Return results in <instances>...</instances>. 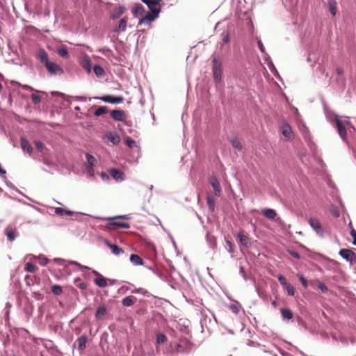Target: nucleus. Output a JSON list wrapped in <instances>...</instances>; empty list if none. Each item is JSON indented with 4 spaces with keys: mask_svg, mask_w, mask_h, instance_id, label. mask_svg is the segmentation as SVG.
Listing matches in <instances>:
<instances>
[{
    "mask_svg": "<svg viewBox=\"0 0 356 356\" xmlns=\"http://www.w3.org/2000/svg\"><path fill=\"white\" fill-rule=\"evenodd\" d=\"M37 58L51 74L56 75L63 73V68L58 64L49 60L47 53L44 49L38 51Z\"/></svg>",
    "mask_w": 356,
    "mask_h": 356,
    "instance_id": "obj_1",
    "label": "nucleus"
},
{
    "mask_svg": "<svg viewBox=\"0 0 356 356\" xmlns=\"http://www.w3.org/2000/svg\"><path fill=\"white\" fill-rule=\"evenodd\" d=\"M172 348H175L174 350L170 352V354L174 353H186L190 352L191 346L187 341H182L180 343L170 344Z\"/></svg>",
    "mask_w": 356,
    "mask_h": 356,
    "instance_id": "obj_2",
    "label": "nucleus"
},
{
    "mask_svg": "<svg viewBox=\"0 0 356 356\" xmlns=\"http://www.w3.org/2000/svg\"><path fill=\"white\" fill-rule=\"evenodd\" d=\"M213 63V78L216 81L220 80L222 74L221 61L218 57L213 56L212 59Z\"/></svg>",
    "mask_w": 356,
    "mask_h": 356,
    "instance_id": "obj_3",
    "label": "nucleus"
},
{
    "mask_svg": "<svg viewBox=\"0 0 356 356\" xmlns=\"http://www.w3.org/2000/svg\"><path fill=\"white\" fill-rule=\"evenodd\" d=\"M161 9H154L147 13L145 16L140 19L139 24L145 23L147 22L154 21L159 15Z\"/></svg>",
    "mask_w": 356,
    "mask_h": 356,
    "instance_id": "obj_4",
    "label": "nucleus"
},
{
    "mask_svg": "<svg viewBox=\"0 0 356 356\" xmlns=\"http://www.w3.org/2000/svg\"><path fill=\"white\" fill-rule=\"evenodd\" d=\"M111 117L116 121L125 122L127 115L123 110H113L110 112Z\"/></svg>",
    "mask_w": 356,
    "mask_h": 356,
    "instance_id": "obj_5",
    "label": "nucleus"
},
{
    "mask_svg": "<svg viewBox=\"0 0 356 356\" xmlns=\"http://www.w3.org/2000/svg\"><path fill=\"white\" fill-rule=\"evenodd\" d=\"M308 222L318 235L323 236L324 230L318 220L312 218L309 219Z\"/></svg>",
    "mask_w": 356,
    "mask_h": 356,
    "instance_id": "obj_6",
    "label": "nucleus"
},
{
    "mask_svg": "<svg viewBox=\"0 0 356 356\" xmlns=\"http://www.w3.org/2000/svg\"><path fill=\"white\" fill-rule=\"evenodd\" d=\"M339 254L346 261L353 263L356 261V254L349 249H341Z\"/></svg>",
    "mask_w": 356,
    "mask_h": 356,
    "instance_id": "obj_7",
    "label": "nucleus"
},
{
    "mask_svg": "<svg viewBox=\"0 0 356 356\" xmlns=\"http://www.w3.org/2000/svg\"><path fill=\"white\" fill-rule=\"evenodd\" d=\"M96 99H99L102 101L111 104H119L122 103L124 101V97L122 96L120 97H113L110 95H104L101 97H95Z\"/></svg>",
    "mask_w": 356,
    "mask_h": 356,
    "instance_id": "obj_8",
    "label": "nucleus"
},
{
    "mask_svg": "<svg viewBox=\"0 0 356 356\" xmlns=\"http://www.w3.org/2000/svg\"><path fill=\"white\" fill-rule=\"evenodd\" d=\"M92 273L96 276L94 282L97 286L101 288L107 286V279L96 270H93Z\"/></svg>",
    "mask_w": 356,
    "mask_h": 356,
    "instance_id": "obj_9",
    "label": "nucleus"
},
{
    "mask_svg": "<svg viewBox=\"0 0 356 356\" xmlns=\"http://www.w3.org/2000/svg\"><path fill=\"white\" fill-rule=\"evenodd\" d=\"M17 234V229L13 225H10L5 229V234L10 241H13L16 238Z\"/></svg>",
    "mask_w": 356,
    "mask_h": 356,
    "instance_id": "obj_10",
    "label": "nucleus"
},
{
    "mask_svg": "<svg viewBox=\"0 0 356 356\" xmlns=\"http://www.w3.org/2000/svg\"><path fill=\"white\" fill-rule=\"evenodd\" d=\"M86 168L88 172L90 174V175L93 176L94 175V170L93 166L95 165V163L96 162V159L90 154H86Z\"/></svg>",
    "mask_w": 356,
    "mask_h": 356,
    "instance_id": "obj_11",
    "label": "nucleus"
},
{
    "mask_svg": "<svg viewBox=\"0 0 356 356\" xmlns=\"http://www.w3.org/2000/svg\"><path fill=\"white\" fill-rule=\"evenodd\" d=\"M126 10V8L123 6L118 5L111 13V18L112 19H115L122 16Z\"/></svg>",
    "mask_w": 356,
    "mask_h": 356,
    "instance_id": "obj_12",
    "label": "nucleus"
},
{
    "mask_svg": "<svg viewBox=\"0 0 356 356\" xmlns=\"http://www.w3.org/2000/svg\"><path fill=\"white\" fill-rule=\"evenodd\" d=\"M128 17H124L122 18L119 22V25L114 28L113 31L116 33L124 32L127 29Z\"/></svg>",
    "mask_w": 356,
    "mask_h": 356,
    "instance_id": "obj_13",
    "label": "nucleus"
},
{
    "mask_svg": "<svg viewBox=\"0 0 356 356\" xmlns=\"http://www.w3.org/2000/svg\"><path fill=\"white\" fill-rule=\"evenodd\" d=\"M81 65L82 67L87 71L88 73H90L91 72V60L90 57L87 55H85L81 61Z\"/></svg>",
    "mask_w": 356,
    "mask_h": 356,
    "instance_id": "obj_14",
    "label": "nucleus"
},
{
    "mask_svg": "<svg viewBox=\"0 0 356 356\" xmlns=\"http://www.w3.org/2000/svg\"><path fill=\"white\" fill-rule=\"evenodd\" d=\"M105 138L112 143L113 145H118L120 142V138L117 133L115 132H108L105 136Z\"/></svg>",
    "mask_w": 356,
    "mask_h": 356,
    "instance_id": "obj_15",
    "label": "nucleus"
},
{
    "mask_svg": "<svg viewBox=\"0 0 356 356\" xmlns=\"http://www.w3.org/2000/svg\"><path fill=\"white\" fill-rule=\"evenodd\" d=\"M145 3L150 10L160 9V3L162 0H141Z\"/></svg>",
    "mask_w": 356,
    "mask_h": 356,
    "instance_id": "obj_16",
    "label": "nucleus"
},
{
    "mask_svg": "<svg viewBox=\"0 0 356 356\" xmlns=\"http://www.w3.org/2000/svg\"><path fill=\"white\" fill-rule=\"evenodd\" d=\"M282 134L287 138H291L292 136V129L291 126L286 123L283 122L281 126Z\"/></svg>",
    "mask_w": 356,
    "mask_h": 356,
    "instance_id": "obj_17",
    "label": "nucleus"
},
{
    "mask_svg": "<svg viewBox=\"0 0 356 356\" xmlns=\"http://www.w3.org/2000/svg\"><path fill=\"white\" fill-rule=\"evenodd\" d=\"M210 183L213 187L215 195L216 196H220V193H221V188H220V183H219L218 180L217 179V178H216V177L211 178Z\"/></svg>",
    "mask_w": 356,
    "mask_h": 356,
    "instance_id": "obj_18",
    "label": "nucleus"
},
{
    "mask_svg": "<svg viewBox=\"0 0 356 356\" xmlns=\"http://www.w3.org/2000/svg\"><path fill=\"white\" fill-rule=\"evenodd\" d=\"M21 147L24 152H27L31 154L33 152V147L31 145L30 143L24 138H21Z\"/></svg>",
    "mask_w": 356,
    "mask_h": 356,
    "instance_id": "obj_19",
    "label": "nucleus"
},
{
    "mask_svg": "<svg viewBox=\"0 0 356 356\" xmlns=\"http://www.w3.org/2000/svg\"><path fill=\"white\" fill-rule=\"evenodd\" d=\"M108 226L111 229H116L118 228L128 229L130 227V225L128 223L114 221L108 222Z\"/></svg>",
    "mask_w": 356,
    "mask_h": 356,
    "instance_id": "obj_20",
    "label": "nucleus"
},
{
    "mask_svg": "<svg viewBox=\"0 0 356 356\" xmlns=\"http://www.w3.org/2000/svg\"><path fill=\"white\" fill-rule=\"evenodd\" d=\"M105 243L111 249V252L115 255H119L120 254L124 252V250L116 244H113L108 241H106Z\"/></svg>",
    "mask_w": 356,
    "mask_h": 356,
    "instance_id": "obj_21",
    "label": "nucleus"
},
{
    "mask_svg": "<svg viewBox=\"0 0 356 356\" xmlns=\"http://www.w3.org/2000/svg\"><path fill=\"white\" fill-rule=\"evenodd\" d=\"M261 214L266 218L273 220L277 216V213L274 209H264L261 210Z\"/></svg>",
    "mask_w": 356,
    "mask_h": 356,
    "instance_id": "obj_22",
    "label": "nucleus"
},
{
    "mask_svg": "<svg viewBox=\"0 0 356 356\" xmlns=\"http://www.w3.org/2000/svg\"><path fill=\"white\" fill-rule=\"evenodd\" d=\"M110 175L116 180H122L124 179V174L121 170L115 168H111L109 170Z\"/></svg>",
    "mask_w": 356,
    "mask_h": 356,
    "instance_id": "obj_23",
    "label": "nucleus"
},
{
    "mask_svg": "<svg viewBox=\"0 0 356 356\" xmlns=\"http://www.w3.org/2000/svg\"><path fill=\"white\" fill-rule=\"evenodd\" d=\"M133 13L136 17H143L145 13V9L140 4H137L133 10Z\"/></svg>",
    "mask_w": 356,
    "mask_h": 356,
    "instance_id": "obj_24",
    "label": "nucleus"
},
{
    "mask_svg": "<svg viewBox=\"0 0 356 356\" xmlns=\"http://www.w3.org/2000/svg\"><path fill=\"white\" fill-rule=\"evenodd\" d=\"M130 261L132 264H134L136 266L144 265V261L143 259L138 254H132L130 257Z\"/></svg>",
    "mask_w": 356,
    "mask_h": 356,
    "instance_id": "obj_25",
    "label": "nucleus"
},
{
    "mask_svg": "<svg viewBox=\"0 0 356 356\" xmlns=\"http://www.w3.org/2000/svg\"><path fill=\"white\" fill-rule=\"evenodd\" d=\"M328 8L332 16L336 15L337 11V3L335 0H328Z\"/></svg>",
    "mask_w": 356,
    "mask_h": 356,
    "instance_id": "obj_26",
    "label": "nucleus"
},
{
    "mask_svg": "<svg viewBox=\"0 0 356 356\" xmlns=\"http://www.w3.org/2000/svg\"><path fill=\"white\" fill-rule=\"evenodd\" d=\"M338 132L340 136L344 139L346 137V130L339 120H337Z\"/></svg>",
    "mask_w": 356,
    "mask_h": 356,
    "instance_id": "obj_27",
    "label": "nucleus"
},
{
    "mask_svg": "<svg viewBox=\"0 0 356 356\" xmlns=\"http://www.w3.org/2000/svg\"><path fill=\"white\" fill-rule=\"evenodd\" d=\"M137 300L136 298L132 296H127L124 298L122 302V305L125 307H130Z\"/></svg>",
    "mask_w": 356,
    "mask_h": 356,
    "instance_id": "obj_28",
    "label": "nucleus"
},
{
    "mask_svg": "<svg viewBox=\"0 0 356 356\" xmlns=\"http://www.w3.org/2000/svg\"><path fill=\"white\" fill-rule=\"evenodd\" d=\"M55 213L60 216H72L73 212L71 211L65 210L61 207H57L55 209Z\"/></svg>",
    "mask_w": 356,
    "mask_h": 356,
    "instance_id": "obj_29",
    "label": "nucleus"
},
{
    "mask_svg": "<svg viewBox=\"0 0 356 356\" xmlns=\"http://www.w3.org/2000/svg\"><path fill=\"white\" fill-rule=\"evenodd\" d=\"M207 206H208L209 210L211 212H213L215 210V200L210 195H208L207 197Z\"/></svg>",
    "mask_w": 356,
    "mask_h": 356,
    "instance_id": "obj_30",
    "label": "nucleus"
},
{
    "mask_svg": "<svg viewBox=\"0 0 356 356\" xmlns=\"http://www.w3.org/2000/svg\"><path fill=\"white\" fill-rule=\"evenodd\" d=\"M87 338L85 336H81L77 339L79 350H82L86 348Z\"/></svg>",
    "mask_w": 356,
    "mask_h": 356,
    "instance_id": "obj_31",
    "label": "nucleus"
},
{
    "mask_svg": "<svg viewBox=\"0 0 356 356\" xmlns=\"http://www.w3.org/2000/svg\"><path fill=\"white\" fill-rule=\"evenodd\" d=\"M106 308L104 306L100 307L97 309L95 317L97 319H102V316L106 315Z\"/></svg>",
    "mask_w": 356,
    "mask_h": 356,
    "instance_id": "obj_32",
    "label": "nucleus"
},
{
    "mask_svg": "<svg viewBox=\"0 0 356 356\" xmlns=\"http://www.w3.org/2000/svg\"><path fill=\"white\" fill-rule=\"evenodd\" d=\"M108 112V109L106 106H99L94 113V115L99 117Z\"/></svg>",
    "mask_w": 356,
    "mask_h": 356,
    "instance_id": "obj_33",
    "label": "nucleus"
},
{
    "mask_svg": "<svg viewBox=\"0 0 356 356\" xmlns=\"http://www.w3.org/2000/svg\"><path fill=\"white\" fill-rule=\"evenodd\" d=\"M281 313L284 319L290 320L293 317V314L289 309H282Z\"/></svg>",
    "mask_w": 356,
    "mask_h": 356,
    "instance_id": "obj_34",
    "label": "nucleus"
},
{
    "mask_svg": "<svg viewBox=\"0 0 356 356\" xmlns=\"http://www.w3.org/2000/svg\"><path fill=\"white\" fill-rule=\"evenodd\" d=\"M167 341V337L163 334L159 333L156 335V342L157 344H163Z\"/></svg>",
    "mask_w": 356,
    "mask_h": 356,
    "instance_id": "obj_35",
    "label": "nucleus"
},
{
    "mask_svg": "<svg viewBox=\"0 0 356 356\" xmlns=\"http://www.w3.org/2000/svg\"><path fill=\"white\" fill-rule=\"evenodd\" d=\"M57 52H58V55L63 58H67L69 57V52L65 47L59 48L57 50Z\"/></svg>",
    "mask_w": 356,
    "mask_h": 356,
    "instance_id": "obj_36",
    "label": "nucleus"
},
{
    "mask_svg": "<svg viewBox=\"0 0 356 356\" xmlns=\"http://www.w3.org/2000/svg\"><path fill=\"white\" fill-rule=\"evenodd\" d=\"M93 70H94L95 74L97 76H102L104 74V70L100 65H95L93 67Z\"/></svg>",
    "mask_w": 356,
    "mask_h": 356,
    "instance_id": "obj_37",
    "label": "nucleus"
},
{
    "mask_svg": "<svg viewBox=\"0 0 356 356\" xmlns=\"http://www.w3.org/2000/svg\"><path fill=\"white\" fill-rule=\"evenodd\" d=\"M38 269L37 266L32 263H27L25 266V270L30 273H34Z\"/></svg>",
    "mask_w": 356,
    "mask_h": 356,
    "instance_id": "obj_38",
    "label": "nucleus"
},
{
    "mask_svg": "<svg viewBox=\"0 0 356 356\" xmlns=\"http://www.w3.org/2000/svg\"><path fill=\"white\" fill-rule=\"evenodd\" d=\"M125 144L130 148H133L135 146H136V143L134 140H133L130 137H127L126 139H125Z\"/></svg>",
    "mask_w": 356,
    "mask_h": 356,
    "instance_id": "obj_39",
    "label": "nucleus"
},
{
    "mask_svg": "<svg viewBox=\"0 0 356 356\" xmlns=\"http://www.w3.org/2000/svg\"><path fill=\"white\" fill-rule=\"evenodd\" d=\"M35 278L33 276L27 275L25 277V281L27 286H31L33 284V282L35 281Z\"/></svg>",
    "mask_w": 356,
    "mask_h": 356,
    "instance_id": "obj_40",
    "label": "nucleus"
},
{
    "mask_svg": "<svg viewBox=\"0 0 356 356\" xmlns=\"http://www.w3.org/2000/svg\"><path fill=\"white\" fill-rule=\"evenodd\" d=\"M38 261H39V264L41 266H45L49 262V259L47 257H44V256H40L38 257Z\"/></svg>",
    "mask_w": 356,
    "mask_h": 356,
    "instance_id": "obj_41",
    "label": "nucleus"
},
{
    "mask_svg": "<svg viewBox=\"0 0 356 356\" xmlns=\"http://www.w3.org/2000/svg\"><path fill=\"white\" fill-rule=\"evenodd\" d=\"M31 99H32V102L35 104H39L41 102V97L39 95H35V94L31 95Z\"/></svg>",
    "mask_w": 356,
    "mask_h": 356,
    "instance_id": "obj_42",
    "label": "nucleus"
},
{
    "mask_svg": "<svg viewBox=\"0 0 356 356\" xmlns=\"http://www.w3.org/2000/svg\"><path fill=\"white\" fill-rule=\"evenodd\" d=\"M232 143L233 147L236 149H241L242 148V146H241L240 142L236 138L233 139L232 141Z\"/></svg>",
    "mask_w": 356,
    "mask_h": 356,
    "instance_id": "obj_43",
    "label": "nucleus"
},
{
    "mask_svg": "<svg viewBox=\"0 0 356 356\" xmlns=\"http://www.w3.org/2000/svg\"><path fill=\"white\" fill-rule=\"evenodd\" d=\"M76 283V286L81 288V289H85L87 287V285L85 282L81 281L80 279L75 281Z\"/></svg>",
    "mask_w": 356,
    "mask_h": 356,
    "instance_id": "obj_44",
    "label": "nucleus"
},
{
    "mask_svg": "<svg viewBox=\"0 0 356 356\" xmlns=\"http://www.w3.org/2000/svg\"><path fill=\"white\" fill-rule=\"evenodd\" d=\"M35 145L37 149H38V151L42 152V149H43V147H44V145H43L42 143H41L40 141H36L35 143Z\"/></svg>",
    "mask_w": 356,
    "mask_h": 356,
    "instance_id": "obj_45",
    "label": "nucleus"
},
{
    "mask_svg": "<svg viewBox=\"0 0 356 356\" xmlns=\"http://www.w3.org/2000/svg\"><path fill=\"white\" fill-rule=\"evenodd\" d=\"M300 281L301 282L302 286L304 288H307L308 286L307 285V281L303 276H300Z\"/></svg>",
    "mask_w": 356,
    "mask_h": 356,
    "instance_id": "obj_46",
    "label": "nucleus"
},
{
    "mask_svg": "<svg viewBox=\"0 0 356 356\" xmlns=\"http://www.w3.org/2000/svg\"><path fill=\"white\" fill-rule=\"evenodd\" d=\"M289 254L294 258L299 259L300 258V255L298 252L295 251H289Z\"/></svg>",
    "mask_w": 356,
    "mask_h": 356,
    "instance_id": "obj_47",
    "label": "nucleus"
},
{
    "mask_svg": "<svg viewBox=\"0 0 356 356\" xmlns=\"http://www.w3.org/2000/svg\"><path fill=\"white\" fill-rule=\"evenodd\" d=\"M350 235L353 238V244L356 245V230L353 229L350 232Z\"/></svg>",
    "mask_w": 356,
    "mask_h": 356,
    "instance_id": "obj_48",
    "label": "nucleus"
},
{
    "mask_svg": "<svg viewBox=\"0 0 356 356\" xmlns=\"http://www.w3.org/2000/svg\"><path fill=\"white\" fill-rule=\"evenodd\" d=\"M257 44H258V47L260 49V51L262 52V53H264L265 51V48H264V44H262L261 41L260 40H258L257 41Z\"/></svg>",
    "mask_w": 356,
    "mask_h": 356,
    "instance_id": "obj_49",
    "label": "nucleus"
},
{
    "mask_svg": "<svg viewBox=\"0 0 356 356\" xmlns=\"http://www.w3.org/2000/svg\"><path fill=\"white\" fill-rule=\"evenodd\" d=\"M226 244H227V246L229 248V251L230 252H233V244L231 243L230 241L229 240H227L226 241Z\"/></svg>",
    "mask_w": 356,
    "mask_h": 356,
    "instance_id": "obj_50",
    "label": "nucleus"
},
{
    "mask_svg": "<svg viewBox=\"0 0 356 356\" xmlns=\"http://www.w3.org/2000/svg\"><path fill=\"white\" fill-rule=\"evenodd\" d=\"M223 42L227 43L229 42V35L227 33L222 34V38Z\"/></svg>",
    "mask_w": 356,
    "mask_h": 356,
    "instance_id": "obj_51",
    "label": "nucleus"
},
{
    "mask_svg": "<svg viewBox=\"0 0 356 356\" xmlns=\"http://www.w3.org/2000/svg\"><path fill=\"white\" fill-rule=\"evenodd\" d=\"M117 283H118L117 280H114V279H108L107 280V286L108 285H114Z\"/></svg>",
    "mask_w": 356,
    "mask_h": 356,
    "instance_id": "obj_52",
    "label": "nucleus"
},
{
    "mask_svg": "<svg viewBox=\"0 0 356 356\" xmlns=\"http://www.w3.org/2000/svg\"><path fill=\"white\" fill-rule=\"evenodd\" d=\"M230 309L234 313H237L238 311V306L236 304L231 305Z\"/></svg>",
    "mask_w": 356,
    "mask_h": 356,
    "instance_id": "obj_53",
    "label": "nucleus"
},
{
    "mask_svg": "<svg viewBox=\"0 0 356 356\" xmlns=\"http://www.w3.org/2000/svg\"><path fill=\"white\" fill-rule=\"evenodd\" d=\"M336 72H337V74L339 76H341L343 74V70L342 67H337L336 69Z\"/></svg>",
    "mask_w": 356,
    "mask_h": 356,
    "instance_id": "obj_54",
    "label": "nucleus"
},
{
    "mask_svg": "<svg viewBox=\"0 0 356 356\" xmlns=\"http://www.w3.org/2000/svg\"><path fill=\"white\" fill-rule=\"evenodd\" d=\"M279 279V281L280 282V283L283 285H285L286 284V279L282 276V275H280V277H278Z\"/></svg>",
    "mask_w": 356,
    "mask_h": 356,
    "instance_id": "obj_55",
    "label": "nucleus"
},
{
    "mask_svg": "<svg viewBox=\"0 0 356 356\" xmlns=\"http://www.w3.org/2000/svg\"><path fill=\"white\" fill-rule=\"evenodd\" d=\"M238 238H239L241 243L242 245H243V241H244L245 239L243 238L244 236L243 235V234L242 233L239 234L238 235Z\"/></svg>",
    "mask_w": 356,
    "mask_h": 356,
    "instance_id": "obj_56",
    "label": "nucleus"
},
{
    "mask_svg": "<svg viewBox=\"0 0 356 356\" xmlns=\"http://www.w3.org/2000/svg\"><path fill=\"white\" fill-rule=\"evenodd\" d=\"M155 355V353L153 350L149 351L148 353H145V356H154Z\"/></svg>",
    "mask_w": 356,
    "mask_h": 356,
    "instance_id": "obj_57",
    "label": "nucleus"
},
{
    "mask_svg": "<svg viewBox=\"0 0 356 356\" xmlns=\"http://www.w3.org/2000/svg\"><path fill=\"white\" fill-rule=\"evenodd\" d=\"M33 296H35L37 299L41 298V295L38 292H33Z\"/></svg>",
    "mask_w": 356,
    "mask_h": 356,
    "instance_id": "obj_58",
    "label": "nucleus"
},
{
    "mask_svg": "<svg viewBox=\"0 0 356 356\" xmlns=\"http://www.w3.org/2000/svg\"><path fill=\"white\" fill-rule=\"evenodd\" d=\"M74 264L77 265L78 266H79L80 269H89L88 267L87 266H82L79 264H78L77 262H74Z\"/></svg>",
    "mask_w": 356,
    "mask_h": 356,
    "instance_id": "obj_59",
    "label": "nucleus"
},
{
    "mask_svg": "<svg viewBox=\"0 0 356 356\" xmlns=\"http://www.w3.org/2000/svg\"><path fill=\"white\" fill-rule=\"evenodd\" d=\"M101 176H102L103 179H108V175L106 172H102L101 174Z\"/></svg>",
    "mask_w": 356,
    "mask_h": 356,
    "instance_id": "obj_60",
    "label": "nucleus"
},
{
    "mask_svg": "<svg viewBox=\"0 0 356 356\" xmlns=\"http://www.w3.org/2000/svg\"><path fill=\"white\" fill-rule=\"evenodd\" d=\"M318 287L321 290L327 289L326 286L323 283H320Z\"/></svg>",
    "mask_w": 356,
    "mask_h": 356,
    "instance_id": "obj_61",
    "label": "nucleus"
},
{
    "mask_svg": "<svg viewBox=\"0 0 356 356\" xmlns=\"http://www.w3.org/2000/svg\"><path fill=\"white\" fill-rule=\"evenodd\" d=\"M296 291H287V293L289 296H293L295 295Z\"/></svg>",
    "mask_w": 356,
    "mask_h": 356,
    "instance_id": "obj_62",
    "label": "nucleus"
},
{
    "mask_svg": "<svg viewBox=\"0 0 356 356\" xmlns=\"http://www.w3.org/2000/svg\"><path fill=\"white\" fill-rule=\"evenodd\" d=\"M131 286H125V285H122L120 287L119 289H121V290H123V289H129V288H130Z\"/></svg>",
    "mask_w": 356,
    "mask_h": 356,
    "instance_id": "obj_63",
    "label": "nucleus"
},
{
    "mask_svg": "<svg viewBox=\"0 0 356 356\" xmlns=\"http://www.w3.org/2000/svg\"><path fill=\"white\" fill-rule=\"evenodd\" d=\"M51 289H54V290L61 289V287L58 285H54V286H52Z\"/></svg>",
    "mask_w": 356,
    "mask_h": 356,
    "instance_id": "obj_64",
    "label": "nucleus"
}]
</instances>
